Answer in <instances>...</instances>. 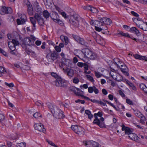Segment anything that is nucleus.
Here are the masks:
<instances>
[{
	"label": "nucleus",
	"instance_id": "obj_19",
	"mask_svg": "<svg viewBox=\"0 0 147 147\" xmlns=\"http://www.w3.org/2000/svg\"><path fill=\"white\" fill-rule=\"evenodd\" d=\"M94 117L95 118L92 122L93 124L97 125L101 128H103L105 127V125L103 123H100V121L98 117Z\"/></svg>",
	"mask_w": 147,
	"mask_h": 147
},
{
	"label": "nucleus",
	"instance_id": "obj_36",
	"mask_svg": "<svg viewBox=\"0 0 147 147\" xmlns=\"http://www.w3.org/2000/svg\"><path fill=\"white\" fill-rule=\"evenodd\" d=\"M90 11L93 13H97L98 12V10L92 6Z\"/></svg>",
	"mask_w": 147,
	"mask_h": 147
},
{
	"label": "nucleus",
	"instance_id": "obj_4",
	"mask_svg": "<svg viewBox=\"0 0 147 147\" xmlns=\"http://www.w3.org/2000/svg\"><path fill=\"white\" fill-rule=\"evenodd\" d=\"M71 128L74 131L79 135L82 136L84 134V129L80 126L76 125H73L71 126Z\"/></svg>",
	"mask_w": 147,
	"mask_h": 147
},
{
	"label": "nucleus",
	"instance_id": "obj_50",
	"mask_svg": "<svg viewBox=\"0 0 147 147\" xmlns=\"http://www.w3.org/2000/svg\"><path fill=\"white\" fill-rule=\"evenodd\" d=\"M5 84L9 87H12L14 86V84L12 83L8 84L7 82H5Z\"/></svg>",
	"mask_w": 147,
	"mask_h": 147
},
{
	"label": "nucleus",
	"instance_id": "obj_48",
	"mask_svg": "<svg viewBox=\"0 0 147 147\" xmlns=\"http://www.w3.org/2000/svg\"><path fill=\"white\" fill-rule=\"evenodd\" d=\"M94 74L97 78H99L101 76V74L100 72H97L96 71H94Z\"/></svg>",
	"mask_w": 147,
	"mask_h": 147
},
{
	"label": "nucleus",
	"instance_id": "obj_61",
	"mask_svg": "<svg viewBox=\"0 0 147 147\" xmlns=\"http://www.w3.org/2000/svg\"><path fill=\"white\" fill-rule=\"evenodd\" d=\"M95 29L97 31H100L102 30L101 28H99L96 26L95 27Z\"/></svg>",
	"mask_w": 147,
	"mask_h": 147
},
{
	"label": "nucleus",
	"instance_id": "obj_32",
	"mask_svg": "<svg viewBox=\"0 0 147 147\" xmlns=\"http://www.w3.org/2000/svg\"><path fill=\"white\" fill-rule=\"evenodd\" d=\"M32 115L34 117V118L37 119L39 117L41 118L42 117V115L38 112H37L34 113L32 114Z\"/></svg>",
	"mask_w": 147,
	"mask_h": 147
},
{
	"label": "nucleus",
	"instance_id": "obj_42",
	"mask_svg": "<svg viewBox=\"0 0 147 147\" xmlns=\"http://www.w3.org/2000/svg\"><path fill=\"white\" fill-rule=\"evenodd\" d=\"M114 63H113V64L115 65L118 63L120 62L121 60L118 58H115L114 59Z\"/></svg>",
	"mask_w": 147,
	"mask_h": 147
},
{
	"label": "nucleus",
	"instance_id": "obj_20",
	"mask_svg": "<svg viewBox=\"0 0 147 147\" xmlns=\"http://www.w3.org/2000/svg\"><path fill=\"white\" fill-rule=\"evenodd\" d=\"M88 91L89 93H92L93 91L96 94H98L99 92V91L95 86L89 87L88 88Z\"/></svg>",
	"mask_w": 147,
	"mask_h": 147
},
{
	"label": "nucleus",
	"instance_id": "obj_49",
	"mask_svg": "<svg viewBox=\"0 0 147 147\" xmlns=\"http://www.w3.org/2000/svg\"><path fill=\"white\" fill-rule=\"evenodd\" d=\"M116 74V73L113 71H111L110 72V75L113 78H115V76Z\"/></svg>",
	"mask_w": 147,
	"mask_h": 147
},
{
	"label": "nucleus",
	"instance_id": "obj_3",
	"mask_svg": "<svg viewBox=\"0 0 147 147\" xmlns=\"http://www.w3.org/2000/svg\"><path fill=\"white\" fill-rule=\"evenodd\" d=\"M80 17L77 14H75L71 16L69 19L70 23L74 27H78L79 25Z\"/></svg>",
	"mask_w": 147,
	"mask_h": 147
},
{
	"label": "nucleus",
	"instance_id": "obj_26",
	"mask_svg": "<svg viewBox=\"0 0 147 147\" xmlns=\"http://www.w3.org/2000/svg\"><path fill=\"white\" fill-rule=\"evenodd\" d=\"M124 81V82H125V83L128 85H129V86L131 87L133 90L134 91H136V90H137L135 86L133 84L131 83L128 80L125 79Z\"/></svg>",
	"mask_w": 147,
	"mask_h": 147
},
{
	"label": "nucleus",
	"instance_id": "obj_13",
	"mask_svg": "<svg viewBox=\"0 0 147 147\" xmlns=\"http://www.w3.org/2000/svg\"><path fill=\"white\" fill-rule=\"evenodd\" d=\"M55 84L56 86L59 87H65V84L64 80L60 77H58L56 79Z\"/></svg>",
	"mask_w": 147,
	"mask_h": 147
},
{
	"label": "nucleus",
	"instance_id": "obj_41",
	"mask_svg": "<svg viewBox=\"0 0 147 147\" xmlns=\"http://www.w3.org/2000/svg\"><path fill=\"white\" fill-rule=\"evenodd\" d=\"M35 4L36 5V7L37 8V9H36V11L38 12H39V13L40 12H41V9L39 7V6L38 5V3L37 2H36Z\"/></svg>",
	"mask_w": 147,
	"mask_h": 147
},
{
	"label": "nucleus",
	"instance_id": "obj_57",
	"mask_svg": "<svg viewBox=\"0 0 147 147\" xmlns=\"http://www.w3.org/2000/svg\"><path fill=\"white\" fill-rule=\"evenodd\" d=\"M55 22H56L57 23H58L60 25H62L63 24V23L62 21L60 20L59 18L58 19V20H57L56 21H55Z\"/></svg>",
	"mask_w": 147,
	"mask_h": 147
},
{
	"label": "nucleus",
	"instance_id": "obj_31",
	"mask_svg": "<svg viewBox=\"0 0 147 147\" xmlns=\"http://www.w3.org/2000/svg\"><path fill=\"white\" fill-rule=\"evenodd\" d=\"M6 71L5 68L2 66H0V77H1L3 74L6 73Z\"/></svg>",
	"mask_w": 147,
	"mask_h": 147
},
{
	"label": "nucleus",
	"instance_id": "obj_27",
	"mask_svg": "<svg viewBox=\"0 0 147 147\" xmlns=\"http://www.w3.org/2000/svg\"><path fill=\"white\" fill-rule=\"evenodd\" d=\"M30 19L31 23L33 25V27L32 28V30H35L36 25L35 24L36 22V19L34 17H30Z\"/></svg>",
	"mask_w": 147,
	"mask_h": 147
},
{
	"label": "nucleus",
	"instance_id": "obj_39",
	"mask_svg": "<svg viewBox=\"0 0 147 147\" xmlns=\"http://www.w3.org/2000/svg\"><path fill=\"white\" fill-rule=\"evenodd\" d=\"M102 115V112L99 111L97 113H95L94 114V117H98V116L99 117H101Z\"/></svg>",
	"mask_w": 147,
	"mask_h": 147
},
{
	"label": "nucleus",
	"instance_id": "obj_64",
	"mask_svg": "<svg viewBox=\"0 0 147 147\" xmlns=\"http://www.w3.org/2000/svg\"><path fill=\"white\" fill-rule=\"evenodd\" d=\"M102 93L105 95H107L108 93L107 91L105 89H103L102 90Z\"/></svg>",
	"mask_w": 147,
	"mask_h": 147
},
{
	"label": "nucleus",
	"instance_id": "obj_23",
	"mask_svg": "<svg viewBox=\"0 0 147 147\" xmlns=\"http://www.w3.org/2000/svg\"><path fill=\"white\" fill-rule=\"evenodd\" d=\"M46 1L44 2L46 7L47 8H51L53 5L52 0H46Z\"/></svg>",
	"mask_w": 147,
	"mask_h": 147
},
{
	"label": "nucleus",
	"instance_id": "obj_21",
	"mask_svg": "<svg viewBox=\"0 0 147 147\" xmlns=\"http://www.w3.org/2000/svg\"><path fill=\"white\" fill-rule=\"evenodd\" d=\"M122 130L123 131H125V134H127L129 136V134L132 132V131L129 128L125 127L124 124L122 125Z\"/></svg>",
	"mask_w": 147,
	"mask_h": 147
},
{
	"label": "nucleus",
	"instance_id": "obj_16",
	"mask_svg": "<svg viewBox=\"0 0 147 147\" xmlns=\"http://www.w3.org/2000/svg\"><path fill=\"white\" fill-rule=\"evenodd\" d=\"M100 22L98 21H96V22L100 24V23H103L107 25H110L112 21L111 20L107 18H102L100 20Z\"/></svg>",
	"mask_w": 147,
	"mask_h": 147
},
{
	"label": "nucleus",
	"instance_id": "obj_46",
	"mask_svg": "<svg viewBox=\"0 0 147 147\" xmlns=\"http://www.w3.org/2000/svg\"><path fill=\"white\" fill-rule=\"evenodd\" d=\"M27 11L28 13L30 15H33V8H32L31 9H27Z\"/></svg>",
	"mask_w": 147,
	"mask_h": 147
},
{
	"label": "nucleus",
	"instance_id": "obj_30",
	"mask_svg": "<svg viewBox=\"0 0 147 147\" xmlns=\"http://www.w3.org/2000/svg\"><path fill=\"white\" fill-rule=\"evenodd\" d=\"M73 91L76 96H80L82 97V96H83V95L84 94V92L82 90L79 92H76L75 89H74Z\"/></svg>",
	"mask_w": 147,
	"mask_h": 147
},
{
	"label": "nucleus",
	"instance_id": "obj_25",
	"mask_svg": "<svg viewBox=\"0 0 147 147\" xmlns=\"http://www.w3.org/2000/svg\"><path fill=\"white\" fill-rule=\"evenodd\" d=\"M134 57L137 59H139L141 60H145V61H147V57L145 56H142L138 54H135L134 55Z\"/></svg>",
	"mask_w": 147,
	"mask_h": 147
},
{
	"label": "nucleus",
	"instance_id": "obj_12",
	"mask_svg": "<svg viewBox=\"0 0 147 147\" xmlns=\"http://www.w3.org/2000/svg\"><path fill=\"white\" fill-rule=\"evenodd\" d=\"M74 37L75 40L80 44L86 47L88 45L87 42L83 38L77 36H75Z\"/></svg>",
	"mask_w": 147,
	"mask_h": 147
},
{
	"label": "nucleus",
	"instance_id": "obj_60",
	"mask_svg": "<svg viewBox=\"0 0 147 147\" xmlns=\"http://www.w3.org/2000/svg\"><path fill=\"white\" fill-rule=\"evenodd\" d=\"M84 68L85 69V70H87L88 69V64L86 63H84Z\"/></svg>",
	"mask_w": 147,
	"mask_h": 147
},
{
	"label": "nucleus",
	"instance_id": "obj_29",
	"mask_svg": "<svg viewBox=\"0 0 147 147\" xmlns=\"http://www.w3.org/2000/svg\"><path fill=\"white\" fill-rule=\"evenodd\" d=\"M42 14L44 17L46 19L48 18L49 17L51 16L50 14L47 10L44 11L43 12Z\"/></svg>",
	"mask_w": 147,
	"mask_h": 147
},
{
	"label": "nucleus",
	"instance_id": "obj_56",
	"mask_svg": "<svg viewBox=\"0 0 147 147\" xmlns=\"http://www.w3.org/2000/svg\"><path fill=\"white\" fill-rule=\"evenodd\" d=\"M51 75L53 77L57 79L58 77H59L54 72L51 73Z\"/></svg>",
	"mask_w": 147,
	"mask_h": 147
},
{
	"label": "nucleus",
	"instance_id": "obj_1",
	"mask_svg": "<svg viewBox=\"0 0 147 147\" xmlns=\"http://www.w3.org/2000/svg\"><path fill=\"white\" fill-rule=\"evenodd\" d=\"M47 106L50 110L53 116L56 118L63 119L64 117L62 111L55 105H53L51 103L48 102Z\"/></svg>",
	"mask_w": 147,
	"mask_h": 147
},
{
	"label": "nucleus",
	"instance_id": "obj_38",
	"mask_svg": "<svg viewBox=\"0 0 147 147\" xmlns=\"http://www.w3.org/2000/svg\"><path fill=\"white\" fill-rule=\"evenodd\" d=\"M86 77L88 80L92 82H94V80L93 79V78L90 76L87 75L86 76Z\"/></svg>",
	"mask_w": 147,
	"mask_h": 147
},
{
	"label": "nucleus",
	"instance_id": "obj_63",
	"mask_svg": "<svg viewBox=\"0 0 147 147\" xmlns=\"http://www.w3.org/2000/svg\"><path fill=\"white\" fill-rule=\"evenodd\" d=\"M84 63L81 62H78L77 63V65L80 67H82L84 66Z\"/></svg>",
	"mask_w": 147,
	"mask_h": 147
},
{
	"label": "nucleus",
	"instance_id": "obj_18",
	"mask_svg": "<svg viewBox=\"0 0 147 147\" xmlns=\"http://www.w3.org/2000/svg\"><path fill=\"white\" fill-rule=\"evenodd\" d=\"M23 42L24 43V45L31 46L34 45V42L33 40H31L30 38L29 37L24 38L23 40Z\"/></svg>",
	"mask_w": 147,
	"mask_h": 147
},
{
	"label": "nucleus",
	"instance_id": "obj_62",
	"mask_svg": "<svg viewBox=\"0 0 147 147\" xmlns=\"http://www.w3.org/2000/svg\"><path fill=\"white\" fill-rule=\"evenodd\" d=\"M5 119L4 116L2 114H0V121H3Z\"/></svg>",
	"mask_w": 147,
	"mask_h": 147
},
{
	"label": "nucleus",
	"instance_id": "obj_47",
	"mask_svg": "<svg viewBox=\"0 0 147 147\" xmlns=\"http://www.w3.org/2000/svg\"><path fill=\"white\" fill-rule=\"evenodd\" d=\"M0 53H1L6 57H8V55H7L6 53L1 48H0Z\"/></svg>",
	"mask_w": 147,
	"mask_h": 147
},
{
	"label": "nucleus",
	"instance_id": "obj_58",
	"mask_svg": "<svg viewBox=\"0 0 147 147\" xmlns=\"http://www.w3.org/2000/svg\"><path fill=\"white\" fill-rule=\"evenodd\" d=\"M106 102L110 105L112 107H113L116 110H117L116 107H115V106L112 103H111L110 102H109L108 101H106Z\"/></svg>",
	"mask_w": 147,
	"mask_h": 147
},
{
	"label": "nucleus",
	"instance_id": "obj_35",
	"mask_svg": "<svg viewBox=\"0 0 147 147\" xmlns=\"http://www.w3.org/2000/svg\"><path fill=\"white\" fill-rule=\"evenodd\" d=\"M115 78L116 80L118 82L122 81L123 80L122 77L119 74L117 75Z\"/></svg>",
	"mask_w": 147,
	"mask_h": 147
},
{
	"label": "nucleus",
	"instance_id": "obj_9",
	"mask_svg": "<svg viewBox=\"0 0 147 147\" xmlns=\"http://www.w3.org/2000/svg\"><path fill=\"white\" fill-rule=\"evenodd\" d=\"M35 129L45 133L46 132V129L44 128L43 125L42 123H38L35 124L34 125Z\"/></svg>",
	"mask_w": 147,
	"mask_h": 147
},
{
	"label": "nucleus",
	"instance_id": "obj_24",
	"mask_svg": "<svg viewBox=\"0 0 147 147\" xmlns=\"http://www.w3.org/2000/svg\"><path fill=\"white\" fill-rule=\"evenodd\" d=\"M128 137L132 140L135 141H137L138 140L139 138L135 134L131 133L130 134Z\"/></svg>",
	"mask_w": 147,
	"mask_h": 147
},
{
	"label": "nucleus",
	"instance_id": "obj_37",
	"mask_svg": "<svg viewBox=\"0 0 147 147\" xmlns=\"http://www.w3.org/2000/svg\"><path fill=\"white\" fill-rule=\"evenodd\" d=\"M96 42L98 44H100L101 40V38L100 35H98L94 38Z\"/></svg>",
	"mask_w": 147,
	"mask_h": 147
},
{
	"label": "nucleus",
	"instance_id": "obj_34",
	"mask_svg": "<svg viewBox=\"0 0 147 147\" xmlns=\"http://www.w3.org/2000/svg\"><path fill=\"white\" fill-rule=\"evenodd\" d=\"M134 113L136 116L139 118L143 116V115L138 111H134Z\"/></svg>",
	"mask_w": 147,
	"mask_h": 147
},
{
	"label": "nucleus",
	"instance_id": "obj_11",
	"mask_svg": "<svg viewBox=\"0 0 147 147\" xmlns=\"http://www.w3.org/2000/svg\"><path fill=\"white\" fill-rule=\"evenodd\" d=\"M34 17L38 21V22L40 26H44L45 25L44 21L43 19L40 16V14L35 13L34 15Z\"/></svg>",
	"mask_w": 147,
	"mask_h": 147
},
{
	"label": "nucleus",
	"instance_id": "obj_53",
	"mask_svg": "<svg viewBox=\"0 0 147 147\" xmlns=\"http://www.w3.org/2000/svg\"><path fill=\"white\" fill-rule=\"evenodd\" d=\"M119 94L123 97H124L125 96V94L123 93V92H122V91L121 90H119Z\"/></svg>",
	"mask_w": 147,
	"mask_h": 147
},
{
	"label": "nucleus",
	"instance_id": "obj_52",
	"mask_svg": "<svg viewBox=\"0 0 147 147\" xmlns=\"http://www.w3.org/2000/svg\"><path fill=\"white\" fill-rule=\"evenodd\" d=\"M131 13L133 16L136 17H138L139 16V15L137 13L135 12L134 11H131Z\"/></svg>",
	"mask_w": 147,
	"mask_h": 147
},
{
	"label": "nucleus",
	"instance_id": "obj_33",
	"mask_svg": "<svg viewBox=\"0 0 147 147\" xmlns=\"http://www.w3.org/2000/svg\"><path fill=\"white\" fill-rule=\"evenodd\" d=\"M115 35L117 36L118 35H120L124 36L130 38V36L128 33H124L122 32H120L116 34Z\"/></svg>",
	"mask_w": 147,
	"mask_h": 147
},
{
	"label": "nucleus",
	"instance_id": "obj_10",
	"mask_svg": "<svg viewBox=\"0 0 147 147\" xmlns=\"http://www.w3.org/2000/svg\"><path fill=\"white\" fill-rule=\"evenodd\" d=\"M84 144L86 147H96L99 145L97 142L93 141H85L84 142Z\"/></svg>",
	"mask_w": 147,
	"mask_h": 147
},
{
	"label": "nucleus",
	"instance_id": "obj_2",
	"mask_svg": "<svg viewBox=\"0 0 147 147\" xmlns=\"http://www.w3.org/2000/svg\"><path fill=\"white\" fill-rule=\"evenodd\" d=\"M83 55H77L76 56L81 59L83 60V58H88L90 59H96L97 57V55L94 53L89 49L87 48L83 49L81 51H80Z\"/></svg>",
	"mask_w": 147,
	"mask_h": 147
},
{
	"label": "nucleus",
	"instance_id": "obj_51",
	"mask_svg": "<svg viewBox=\"0 0 147 147\" xmlns=\"http://www.w3.org/2000/svg\"><path fill=\"white\" fill-rule=\"evenodd\" d=\"M55 50L58 52H59L61 51V49L59 46H56L55 47Z\"/></svg>",
	"mask_w": 147,
	"mask_h": 147
},
{
	"label": "nucleus",
	"instance_id": "obj_59",
	"mask_svg": "<svg viewBox=\"0 0 147 147\" xmlns=\"http://www.w3.org/2000/svg\"><path fill=\"white\" fill-rule=\"evenodd\" d=\"M146 87L145 85L143 84H140V87L141 89L143 90V89Z\"/></svg>",
	"mask_w": 147,
	"mask_h": 147
},
{
	"label": "nucleus",
	"instance_id": "obj_5",
	"mask_svg": "<svg viewBox=\"0 0 147 147\" xmlns=\"http://www.w3.org/2000/svg\"><path fill=\"white\" fill-rule=\"evenodd\" d=\"M59 56V54L56 52L54 51L52 53H50L46 55V57L48 60L51 59L53 61L58 58Z\"/></svg>",
	"mask_w": 147,
	"mask_h": 147
},
{
	"label": "nucleus",
	"instance_id": "obj_54",
	"mask_svg": "<svg viewBox=\"0 0 147 147\" xmlns=\"http://www.w3.org/2000/svg\"><path fill=\"white\" fill-rule=\"evenodd\" d=\"M47 141L48 142V143L49 144L51 145L52 146H55V144L53 143L51 141H50L48 140H47Z\"/></svg>",
	"mask_w": 147,
	"mask_h": 147
},
{
	"label": "nucleus",
	"instance_id": "obj_15",
	"mask_svg": "<svg viewBox=\"0 0 147 147\" xmlns=\"http://www.w3.org/2000/svg\"><path fill=\"white\" fill-rule=\"evenodd\" d=\"M63 69L64 70V72L67 75L69 78H71L74 76V72L73 69L67 68L65 69L63 68Z\"/></svg>",
	"mask_w": 147,
	"mask_h": 147
},
{
	"label": "nucleus",
	"instance_id": "obj_8",
	"mask_svg": "<svg viewBox=\"0 0 147 147\" xmlns=\"http://www.w3.org/2000/svg\"><path fill=\"white\" fill-rule=\"evenodd\" d=\"M138 22L136 23L137 26L140 28L144 31H147V29L144 27V22L140 18H137Z\"/></svg>",
	"mask_w": 147,
	"mask_h": 147
},
{
	"label": "nucleus",
	"instance_id": "obj_55",
	"mask_svg": "<svg viewBox=\"0 0 147 147\" xmlns=\"http://www.w3.org/2000/svg\"><path fill=\"white\" fill-rule=\"evenodd\" d=\"M79 82V80L78 79L76 78H75L73 79V82L75 84H77Z\"/></svg>",
	"mask_w": 147,
	"mask_h": 147
},
{
	"label": "nucleus",
	"instance_id": "obj_28",
	"mask_svg": "<svg viewBox=\"0 0 147 147\" xmlns=\"http://www.w3.org/2000/svg\"><path fill=\"white\" fill-rule=\"evenodd\" d=\"M129 31L135 33L136 35H140V33L139 30L135 27H132L129 30Z\"/></svg>",
	"mask_w": 147,
	"mask_h": 147
},
{
	"label": "nucleus",
	"instance_id": "obj_43",
	"mask_svg": "<svg viewBox=\"0 0 147 147\" xmlns=\"http://www.w3.org/2000/svg\"><path fill=\"white\" fill-rule=\"evenodd\" d=\"M92 6L91 5H87L84 7L83 9L86 10H90Z\"/></svg>",
	"mask_w": 147,
	"mask_h": 147
},
{
	"label": "nucleus",
	"instance_id": "obj_40",
	"mask_svg": "<svg viewBox=\"0 0 147 147\" xmlns=\"http://www.w3.org/2000/svg\"><path fill=\"white\" fill-rule=\"evenodd\" d=\"M26 143L25 142H22L18 144V147H25Z\"/></svg>",
	"mask_w": 147,
	"mask_h": 147
},
{
	"label": "nucleus",
	"instance_id": "obj_6",
	"mask_svg": "<svg viewBox=\"0 0 147 147\" xmlns=\"http://www.w3.org/2000/svg\"><path fill=\"white\" fill-rule=\"evenodd\" d=\"M12 12V10L11 7H7L5 6H2L0 7V14L1 15L11 14Z\"/></svg>",
	"mask_w": 147,
	"mask_h": 147
},
{
	"label": "nucleus",
	"instance_id": "obj_14",
	"mask_svg": "<svg viewBox=\"0 0 147 147\" xmlns=\"http://www.w3.org/2000/svg\"><path fill=\"white\" fill-rule=\"evenodd\" d=\"M27 18L26 15L24 14H22L20 17V19H18L17 20V22L18 25L23 24L26 21Z\"/></svg>",
	"mask_w": 147,
	"mask_h": 147
},
{
	"label": "nucleus",
	"instance_id": "obj_45",
	"mask_svg": "<svg viewBox=\"0 0 147 147\" xmlns=\"http://www.w3.org/2000/svg\"><path fill=\"white\" fill-rule=\"evenodd\" d=\"M126 101L127 103L128 104L130 105H133V101L130 99H127L126 100Z\"/></svg>",
	"mask_w": 147,
	"mask_h": 147
},
{
	"label": "nucleus",
	"instance_id": "obj_7",
	"mask_svg": "<svg viewBox=\"0 0 147 147\" xmlns=\"http://www.w3.org/2000/svg\"><path fill=\"white\" fill-rule=\"evenodd\" d=\"M19 44L18 41L13 39L12 40L11 42H8V46L11 51H15L16 50V46L18 45Z\"/></svg>",
	"mask_w": 147,
	"mask_h": 147
},
{
	"label": "nucleus",
	"instance_id": "obj_44",
	"mask_svg": "<svg viewBox=\"0 0 147 147\" xmlns=\"http://www.w3.org/2000/svg\"><path fill=\"white\" fill-rule=\"evenodd\" d=\"M140 118H141V119L140 120V122L142 123H144V121L146 120V119L145 117L143 115V116H142V117H140Z\"/></svg>",
	"mask_w": 147,
	"mask_h": 147
},
{
	"label": "nucleus",
	"instance_id": "obj_22",
	"mask_svg": "<svg viewBox=\"0 0 147 147\" xmlns=\"http://www.w3.org/2000/svg\"><path fill=\"white\" fill-rule=\"evenodd\" d=\"M52 13L50 17L53 21L55 22L59 18V16L58 13L55 11H52Z\"/></svg>",
	"mask_w": 147,
	"mask_h": 147
},
{
	"label": "nucleus",
	"instance_id": "obj_17",
	"mask_svg": "<svg viewBox=\"0 0 147 147\" xmlns=\"http://www.w3.org/2000/svg\"><path fill=\"white\" fill-rule=\"evenodd\" d=\"M121 66L119 67L122 72L125 75L127 76L129 74L128 73V69L125 65L124 63H122Z\"/></svg>",
	"mask_w": 147,
	"mask_h": 147
}]
</instances>
